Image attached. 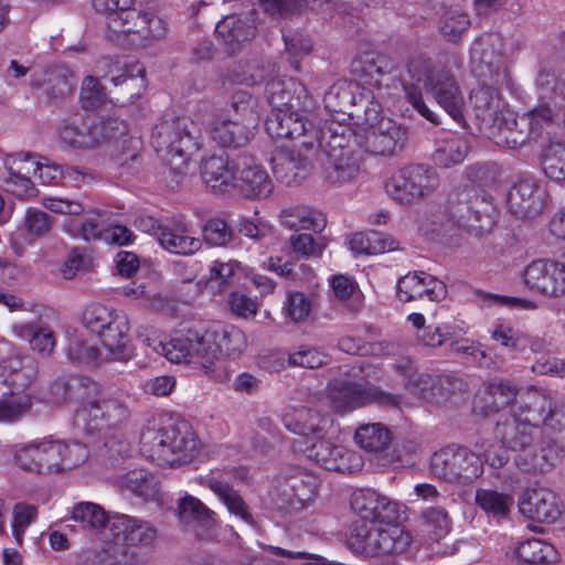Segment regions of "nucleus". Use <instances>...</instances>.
<instances>
[{"label":"nucleus","instance_id":"nucleus-50","mask_svg":"<svg viewBox=\"0 0 565 565\" xmlns=\"http://www.w3.org/2000/svg\"><path fill=\"white\" fill-rule=\"evenodd\" d=\"M470 102L478 118L483 121L497 120L501 99L495 88L483 85L473 89L470 94Z\"/></svg>","mask_w":565,"mask_h":565},{"label":"nucleus","instance_id":"nucleus-49","mask_svg":"<svg viewBox=\"0 0 565 565\" xmlns=\"http://www.w3.org/2000/svg\"><path fill=\"white\" fill-rule=\"evenodd\" d=\"M349 246L355 254H382L394 250L396 242L380 232L372 231L367 234L355 233L349 241Z\"/></svg>","mask_w":565,"mask_h":565},{"label":"nucleus","instance_id":"nucleus-64","mask_svg":"<svg viewBox=\"0 0 565 565\" xmlns=\"http://www.w3.org/2000/svg\"><path fill=\"white\" fill-rule=\"evenodd\" d=\"M106 100V94L99 81L94 76H86L82 83L79 102L85 110H96Z\"/></svg>","mask_w":565,"mask_h":565},{"label":"nucleus","instance_id":"nucleus-59","mask_svg":"<svg viewBox=\"0 0 565 565\" xmlns=\"http://www.w3.org/2000/svg\"><path fill=\"white\" fill-rule=\"evenodd\" d=\"M58 472L72 470L84 463L88 458L87 447L78 441L55 440Z\"/></svg>","mask_w":565,"mask_h":565},{"label":"nucleus","instance_id":"nucleus-47","mask_svg":"<svg viewBox=\"0 0 565 565\" xmlns=\"http://www.w3.org/2000/svg\"><path fill=\"white\" fill-rule=\"evenodd\" d=\"M221 115L255 128L259 125L257 100L247 90L234 93L230 108Z\"/></svg>","mask_w":565,"mask_h":565},{"label":"nucleus","instance_id":"nucleus-18","mask_svg":"<svg viewBox=\"0 0 565 565\" xmlns=\"http://www.w3.org/2000/svg\"><path fill=\"white\" fill-rule=\"evenodd\" d=\"M266 130L275 139L300 140V146L309 151L313 149L318 135L306 117L295 109V104L271 110L266 120Z\"/></svg>","mask_w":565,"mask_h":565},{"label":"nucleus","instance_id":"nucleus-2","mask_svg":"<svg viewBox=\"0 0 565 565\" xmlns=\"http://www.w3.org/2000/svg\"><path fill=\"white\" fill-rule=\"evenodd\" d=\"M401 81L407 102L430 122L438 124V118L424 103L423 90L456 121L463 118V96L455 74L446 64L423 53L413 54L405 62Z\"/></svg>","mask_w":565,"mask_h":565},{"label":"nucleus","instance_id":"nucleus-39","mask_svg":"<svg viewBox=\"0 0 565 565\" xmlns=\"http://www.w3.org/2000/svg\"><path fill=\"white\" fill-rule=\"evenodd\" d=\"M99 64L108 67L103 76L109 78L115 86L124 84L129 86L131 97L139 95V90L145 88V68L139 62L120 64L118 61L114 62L105 57Z\"/></svg>","mask_w":565,"mask_h":565},{"label":"nucleus","instance_id":"nucleus-52","mask_svg":"<svg viewBox=\"0 0 565 565\" xmlns=\"http://www.w3.org/2000/svg\"><path fill=\"white\" fill-rule=\"evenodd\" d=\"M121 484L145 500H157L159 497V486L156 476L145 469L127 472L121 479Z\"/></svg>","mask_w":565,"mask_h":565},{"label":"nucleus","instance_id":"nucleus-63","mask_svg":"<svg viewBox=\"0 0 565 565\" xmlns=\"http://www.w3.org/2000/svg\"><path fill=\"white\" fill-rule=\"evenodd\" d=\"M119 312L106 306L94 303L88 306L83 313V323L97 335L114 320Z\"/></svg>","mask_w":565,"mask_h":565},{"label":"nucleus","instance_id":"nucleus-7","mask_svg":"<svg viewBox=\"0 0 565 565\" xmlns=\"http://www.w3.org/2000/svg\"><path fill=\"white\" fill-rule=\"evenodd\" d=\"M318 146L326 157L322 166L323 178L328 183H350L362 172L363 157L355 139L351 142L343 132L324 127L320 130Z\"/></svg>","mask_w":565,"mask_h":565},{"label":"nucleus","instance_id":"nucleus-4","mask_svg":"<svg viewBox=\"0 0 565 565\" xmlns=\"http://www.w3.org/2000/svg\"><path fill=\"white\" fill-rule=\"evenodd\" d=\"M530 412L531 417L540 422L536 444L540 454L520 456L516 466L527 473L546 472L558 452L565 451V404L553 403L547 396L535 393Z\"/></svg>","mask_w":565,"mask_h":565},{"label":"nucleus","instance_id":"nucleus-61","mask_svg":"<svg viewBox=\"0 0 565 565\" xmlns=\"http://www.w3.org/2000/svg\"><path fill=\"white\" fill-rule=\"evenodd\" d=\"M66 353L68 359L77 364L96 366L103 361L99 349L78 335L70 339Z\"/></svg>","mask_w":565,"mask_h":565},{"label":"nucleus","instance_id":"nucleus-10","mask_svg":"<svg viewBox=\"0 0 565 565\" xmlns=\"http://www.w3.org/2000/svg\"><path fill=\"white\" fill-rule=\"evenodd\" d=\"M195 130V124L188 117L166 118L153 128L151 142L157 153L178 169L198 149Z\"/></svg>","mask_w":565,"mask_h":565},{"label":"nucleus","instance_id":"nucleus-56","mask_svg":"<svg viewBox=\"0 0 565 565\" xmlns=\"http://www.w3.org/2000/svg\"><path fill=\"white\" fill-rule=\"evenodd\" d=\"M239 263L236 260H214L210 267L207 287L213 292L218 294L225 292L227 289L232 288L235 284V275Z\"/></svg>","mask_w":565,"mask_h":565},{"label":"nucleus","instance_id":"nucleus-25","mask_svg":"<svg viewBox=\"0 0 565 565\" xmlns=\"http://www.w3.org/2000/svg\"><path fill=\"white\" fill-rule=\"evenodd\" d=\"M39 373L36 360L29 354L14 353L0 363V375L9 391L25 394Z\"/></svg>","mask_w":565,"mask_h":565},{"label":"nucleus","instance_id":"nucleus-37","mask_svg":"<svg viewBox=\"0 0 565 565\" xmlns=\"http://www.w3.org/2000/svg\"><path fill=\"white\" fill-rule=\"evenodd\" d=\"M255 26L247 18L231 14L222 19L215 26L216 36L223 41L228 52H235L242 44L255 36Z\"/></svg>","mask_w":565,"mask_h":565},{"label":"nucleus","instance_id":"nucleus-24","mask_svg":"<svg viewBox=\"0 0 565 565\" xmlns=\"http://www.w3.org/2000/svg\"><path fill=\"white\" fill-rule=\"evenodd\" d=\"M109 531L113 532L111 537L121 540L129 547L151 546L158 535L150 522L126 514L113 515Z\"/></svg>","mask_w":565,"mask_h":565},{"label":"nucleus","instance_id":"nucleus-13","mask_svg":"<svg viewBox=\"0 0 565 565\" xmlns=\"http://www.w3.org/2000/svg\"><path fill=\"white\" fill-rule=\"evenodd\" d=\"M533 394L516 401L511 408V416L499 422L495 427V437L502 445L513 451H521L515 460L525 454H540L537 437L540 436V422L531 417L530 405Z\"/></svg>","mask_w":565,"mask_h":565},{"label":"nucleus","instance_id":"nucleus-19","mask_svg":"<svg viewBox=\"0 0 565 565\" xmlns=\"http://www.w3.org/2000/svg\"><path fill=\"white\" fill-rule=\"evenodd\" d=\"M350 505L355 514L372 524L379 522L395 525L402 513L401 503L370 488L355 490Z\"/></svg>","mask_w":565,"mask_h":565},{"label":"nucleus","instance_id":"nucleus-5","mask_svg":"<svg viewBox=\"0 0 565 565\" xmlns=\"http://www.w3.org/2000/svg\"><path fill=\"white\" fill-rule=\"evenodd\" d=\"M125 122L118 119L103 120L89 116H76L63 120L57 129V137L64 148L89 150L120 136L124 145L129 142V148L116 156V161L119 166H126L129 160L138 159L139 140L125 135Z\"/></svg>","mask_w":565,"mask_h":565},{"label":"nucleus","instance_id":"nucleus-28","mask_svg":"<svg viewBox=\"0 0 565 565\" xmlns=\"http://www.w3.org/2000/svg\"><path fill=\"white\" fill-rule=\"evenodd\" d=\"M201 175L214 192H227L236 189V158L230 159L226 154L211 156L202 161Z\"/></svg>","mask_w":565,"mask_h":565},{"label":"nucleus","instance_id":"nucleus-11","mask_svg":"<svg viewBox=\"0 0 565 565\" xmlns=\"http://www.w3.org/2000/svg\"><path fill=\"white\" fill-rule=\"evenodd\" d=\"M373 96L365 108L363 135L354 139L365 152L374 156H394L402 151L406 142V131L394 120L381 117L382 104Z\"/></svg>","mask_w":565,"mask_h":565},{"label":"nucleus","instance_id":"nucleus-29","mask_svg":"<svg viewBox=\"0 0 565 565\" xmlns=\"http://www.w3.org/2000/svg\"><path fill=\"white\" fill-rule=\"evenodd\" d=\"M130 323L128 317L119 312L114 320L99 333L104 348L108 351L107 359L128 361L134 355L130 344Z\"/></svg>","mask_w":565,"mask_h":565},{"label":"nucleus","instance_id":"nucleus-33","mask_svg":"<svg viewBox=\"0 0 565 565\" xmlns=\"http://www.w3.org/2000/svg\"><path fill=\"white\" fill-rule=\"evenodd\" d=\"M71 519L82 530L98 540L111 537L113 532L109 531L111 516H108L106 511L97 503L85 501L76 503L72 509Z\"/></svg>","mask_w":565,"mask_h":565},{"label":"nucleus","instance_id":"nucleus-6","mask_svg":"<svg viewBox=\"0 0 565 565\" xmlns=\"http://www.w3.org/2000/svg\"><path fill=\"white\" fill-rule=\"evenodd\" d=\"M285 427L310 443L303 451L326 470L351 473L360 467V456L343 446L333 445L319 437L321 427L315 411L301 407L282 416Z\"/></svg>","mask_w":565,"mask_h":565},{"label":"nucleus","instance_id":"nucleus-17","mask_svg":"<svg viewBox=\"0 0 565 565\" xmlns=\"http://www.w3.org/2000/svg\"><path fill=\"white\" fill-rule=\"evenodd\" d=\"M524 286L547 299L565 296V263L540 258L527 264L521 273Z\"/></svg>","mask_w":565,"mask_h":565},{"label":"nucleus","instance_id":"nucleus-57","mask_svg":"<svg viewBox=\"0 0 565 565\" xmlns=\"http://www.w3.org/2000/svg\"><path fill=\"white\" fill-rule=\"evenodd\" d=\"M476 502L484 512L500 519L508 515L513 504V498L494 490L478 489Z\"/></svg>","mask_w":565,"mask_h":565},{"label":"nucleus","instance_id":"nucleus-21","mask_svg":"<svg viewBox=\"0 0 565 565\" xmlns=\"http://www.w3.org/2000/svg\"><path fill=\"white\" fill-rule=\"evenodd\" d=\"M236 190L247 199H266L274 189L267 171L247 153L236 157Z\"/></svg>","mask_w":565,"mask_h":565},{"label":"nucleus","instance_id":"nucleus-32","mask_svg":"<svg viewBox=\"0 0 565 565\" xmlns=\"http://www.w3.org/2000/svg\"><path fill=\"white\" fill-rule=\"evenodd\" d=\"M156 235L162 248L170 253L192 255L202 247L201 239L191 234L183 221L158 225Z\"/></svg>","mask_w":565,"mask_h":565},{"label":"nucleus","instance_id":"nucleus-38","mask_svg":"<svg viewBox=\"0 0 565 565\" xmlns=\"http://www.w3.org/2000/svg\"><path fill=\"white\" fill-rule=\"evenodd\" d=\"M396 67L393 58L381 52H364L354 62V71L360 72L364 83L381 90L382 77Z\"/></svg>","mask_w":565,"mask_h":565},{"label":"nucleus","instance_id":"nucleus-31","mask_svg":"<svg viewBox=\"0 0 565 565\" xmlns=\"http://www.w3.org/2000/svg\"><path fill=\"white\" fill-rule=\"evenodd\" d=\"M256 129L222 115H216L210 124L212 140L223 148L245 147L254 138Z\"/></svg>","mask_w":565,"mask_h":565},{"label":"nucleus","instance_id":"nucleus-16","mask_svg":"<svg viewBox=\"0 0 565 565\" xmlns=\"http://www.w3.org/2000/svg\"><path fill=\"white\" fill-rule=\"evenodd\" d=\"M439 186L437 171L426 164H409L401 169L385 184L388 196L402 205L417 204Z\"/></svg>","mask_w":565,"mask_h":565},{"label":"nucleus","instance_id":"nucleus-36","mask_svg":"<svg viewBox=\"0 0 565 565\" xmlns=\"http://www.w3.org/2000/svg\"><path fill=\"white\" fill-rule=\"evenodd\" d=\"M276 73L271 62L239 61L230 66L223 75V83L230 85L253 86L264 82Z\"/></svg>","mask_w":565,"mask_h":565},{"label":"nucleus","instance_id":"nucleus-42","mask_svg":"<svg viewBox=\"0 0 565 565\" xmlns=\"http://www.w3.org/2000/svg\"><path fill=\"white\" fill-rule=\"evenodd\" d=\"M281 225L290 231L311 230L320 232L326 226V217L319 211L309 206H294L281 211Z\"/></svg>","mask_w":565,"mask_h":565},{"label":"nucleus","instance_id":"nucleus-43","mask_svg":"<svg viewBox=\"0 0 565 565\" xmlns=\"http://www.w3.org/2000/svg\"><path fill=\"white\" fill-rule=\"evenodd\" d=\"M309 157L296 149L281 150L273 158V171L281 181L295 182L301 171L309 166Z\"/></svg>","mask_w":565,"mask_h":565},{"label":"nucleus","instance_id":"nucleus-9","mask_svg":"<svg viewBox=\"0 0 565 565\" xmlns=\"http://www.w3.org/2000/svg\"><path fill=\"white\" fill-rule=\"evenodd\" d=\"M95 390L87 395L84 406L76 412V420L84 423L87 431H106L122 427L130 418L126 399L106 391L95 382Z\"/></svg>","mask_w":565,"mask_h":565},{"label":"nucleus","instance_id":"nucleus-15","mask_svg":"<svg viewBox=\"0 0 565 565\" xmlns=\"http://www.w3.org/2000/svg\"><path fill=\"white\" fill-rule=\"evenodd\" d=\"M327 398L335 412H347L376 404L380 407L399 408L402 395L383 391L374 385L333 380L328 384Z\"/></svg>","mask_w":565,"mask_h":565},{"label":"nucleus","instance_id":"nucleus-12","mask_svg":"<svg viewBox=\"0 0 565 565\" xmlns=\"http://www.w3.org/2000/svg\"><path fill=\"white\" fill-rule=\"evenodd\" d=\"M412 535L398 524L386 527L365 522L354 523L348 537V546L355 554L366 557L403 553L412 543Z\"/></svg>","mask_w":565,"mask_h":565},{"label":"nucleus","instance_id":"nucleus-34","mask_svg":"<svg viewBox=\"0 0 565 565\" xmlns=\"http://www.w3.org/2000/svg\"><path fill=\"white\" fill-rule=\"evenodd\" d=\"M195 481L202 486L209 488L214 492L218 499L225 504L230 513L238 516L247 524H253L254 520L248 511V507L239 495V493L233 489L227 482L218 478L214 472L205 476H200Z\"/></svg>","mask_w":565,"mask_h":565},{"label":"nucleus","instance_id":"nucleus-27","mask_svg":"<svg viewBox=\"0 0 565 565\" xmlns=\"http://www.w3.org/2000/svg\"><path fill=\"white\" fill-rule=\"evenodd\" d=\"M33 159L30 152H20L14 156L12 166L0 171V183L4 189L21 199H31L38 195V189L31 181L29 162Z\"/></svg>","mask_w":565,"mask_h":565},{"label":"nucleus","instance_id":"nucleus-3","mask_svg":"<svg viewBox=\"0 0 565 565\" xmlns=\"http://www.w3.org/2000/svg\"><path fill=\"white\" fill-rule=\"evenodd\" d=\"M200 440L183 419L160 418L141 433L140 451L161 467L190 463L200 452Z\"/></svg>","mask_w":565,"mask_h":565},{"label":"nucleus","instance_id":"nucleus-62","mask_svg":"<svg viewBox=\"0 0 565 565\" xmlns=\"http://www.w3.org/2000/svg\"><path fill=\"white\" fill-rule=\"evenodd\" d=\"M469 25L468 14L459 11H447L440 20L439 30L447 41L456 43Z\"/></svg>","mask_w":565,"mask_h":565},{"label":"nucleus","instance_id":"nucleus-46","mask_svg":"<svg viewBox=\"0 0 565 565\" xmlns=\"http://www.w3.org/2000/svg\"><path fill=\"white\" fill-rule=\"evenodd\" d=\"M518 557L531 565H550L558 561V552L546 541L530 539L519 544L515 551Z\"/></svg>","mask_w":565,"mask_h":565},{"label":"nucleus","instance_id":"nucleus-44","mask_svg":"<svg viewBox=\"0 0 565 565\" xmlns=\"http://www.w3.org/2000/svg\"><path fill=\"white\" fill-rule=\"evenodd\" d=\"M179 516L182 522L209 531L216 526V513L207 508L200 499L185 495L179 502Z\"/></svg>","mask_w":565,"mask_h":565},{"label":"nucleus","instance_id":"nucleus-30","mask_svg":"<svg viewBox=\"0 0 565 565\" xmlns=\"http://www.w3.org/2000/svg\"><path fill=\"white\" fill-rule=\"evenodd\" d=\"M319 480L317 476L299 467H288L284 472L282 493L288 503L295 507H305L317 495Z\"/></svg>","mask_w":565,"mask_h":565},{"label":"nucleus","instance_id":"nucleus-45","mask_svg":"<svg viewBox=\"0 0 565 565\" xmlns=\"http://www.w3.org/2000/svg\"><path fill=\"white\" fill-rule=\"evenodd\" d=\"M414 394L430 404L440 405L450 396V381L446 376L419 374L413 385Z\"/></svg>","mask_w":565,"mask_h":565},{"label":"nucleus","instance_id":"nucleus-23","mask_svg":"<svg viewBox=\"0 0 565 565\" xmlns=\"http://www.w3.org/2000/svg\"><path fill=\"white\" fill-rule=\"evenodd\" d=\"M55 440H41L19 448L15 463L23 470L39 475L58 473Z\"/></svg>","mask_w":565,"mask_h":565},{"label":"nucleus","instance_id":"nucleus-22","mask_svg":"<svg viewBox=\"0 0 565 565\" xmlns=\"http://www.w3.org/2000/svg\"><path fill=\"white\" fill-rule=\"evenodd\" d=\"M522 514L542 523H553L562 514V501L551 489L544 487L527 489L519 502Z\"/></svg>","mask_w":565,"mask_h":565},{"label":"nucleus","instance_id":"nucleus-35","mask_svg":"<svg viewBox=\"0 0 565 565\" xmlns=\"http://www.w3.org/2000/svg\"><path fill=\"white\" fill-rule=\"evenodd\" d=\"M516 386L505 380H493L487 383L484 393L475 402V411L486 416L509 406L516 397Z\"/></svg>","mask_w":565,"mask_h":565},{"label":"nucleus","instance_id":"nucleus-26","mask_svg":"<svg viewBox=\"0 0 565 565\" xmlns=\"http://www.w3.org/2000/svg\"><path fill=\"white\" fill-rule=\"evenodd\" d=\"M396 295L403 302L423 298L438 301L445 298L446 286L443 281L425 271H414L398 280Z\"/></svg>","mask_w":565,"mask_h":565},{"label":"nucleus","instance_id":"nucleus-40","mask_svg":"<svg viewBox=\"0 0 565 565\" xmlns=\"http://www.w3.org/2000/svg\"><path fill=\"white\" fill-rule=\"evenodd\" d=\"M95 381L85 376L58 379L52 383L50 394L55 403L78 402L84 406L87 395L95 388Z\"/></svg>","mask_w":565,"mask_h":565},{"label":"nucleus","instance_id":"nucleus-48","mask_svg":"<svg viewBox=\"0 0 565 565\" xmlns=\"http://www.w3.org/2000/svg\"><path fill=\"white\" fill-rule=\"evenodd\" d=\"M355 443L370 452H382L388 448L392 434L381 423L361 425L354 435Z\"/></svg>","mask_w":565,"mask_h":565},{"label":"nucleus","instance_id":"nucleus-20","mask_svg":"<svg viewBox=\"0 0 565 565\" xmlns=\"http://www.w3.org/2000/svg\"><path fill=\"white\" fill-rule=\"evenodd\" d=\"M546 198V190L534 178H524L511 188L508 207L519 218H534L543 212Z\"/></svg>","mask_w":565,"mask_h":565},{"label":"nucleus","instance_id":"nucleus-51","mask_svg":"<svg viewBox=\"0 0 565 565\" xmlns=\"http://www.w3.org/2000/svg\"><path fill=\"white\" fill-rule=\"evenodd\" d=\"M104 546L96 553V561L98 565H135L136 553L116 537L100 540Z\"/></svg>","mask_w":565,"mask_h":565},{"label":"nucleus","instance_id":"nucleus-54","mask_svg":"<svg viewBox=\"0 0 565 565\" xmlns=\"http://www.w3.org/2000/svg\"><path fill=\"white\" fill-rule=\"evenodd\" d=\"M541 163L548 179L565 182V142H550L542 151Z\"/></svg>","mask_w":565,"mask_h":565},{"label":"nucleus","instance_id":"nucleus-60","mask_svg":"<svg viewBox=\"0 0 565 565\" xmlns=\"http://www.w3.org/2000/svg\"><path fill=\"white\" fill-rule=\"evenodd\" d=\"M353 93L347 81H338L329 87L323 97L324 107L329 113L348 114L353 106Z\"/></svg>","mask_w":565,"mask_h":565},{"label":"nucleus","instance_id":"nucleus-1","mask_svg":"<svg viewBox=\"0 0 565 565\" xmlns=\"http://www.w3.org/2000/svg\"><path fill=\"white\" fill-rule=\"evenodd\" d=\"M246 347V335L237 327L195 322L174 332L168 341H159L153 349L172 363L195 364L211 374L223 355L238 356Z\"/></svg>","mask_w":565,"mask_h":565},{"label":"nucleus","instance_id":"nucleus-14","mask_svg":"<svg viewBox=\"0 0 565 565\" xmlns=\"http://www.w3.org/2000/svg\"><path fill=\"white\" fill-rule=\"evenodd\" d=\"M429 471L445 482L467 486L483 473V461L467 447L448 446L431 456Z\"/></svg>","mask_w":565,"mask_h":565},{"label":"nucleus","instance_id":"nucleus-53","mask_svg":"<svg viewBox=\"0 0 565 565\" xmlns=\"http://www.w3.org/2000/svg\"><path fill=\"white\" fill-rule=\"evenodd\" d=\"M468 142L459 136H452L440 142L433 154V160L440 168H451L460 164L468 153Z\"/></svg>","mask_w":565,"mask_h":565},{"label":"nucleus","instance_id":"nucleus-41","mask_svg":"<svg viewBox=\"0 0 565 565\" xmlns=\"http://www.w3.org/2000/svg\"><path fill=\"white\" fill-rule=\"evenodd\" d=\"M531 122V117L524 116V114L516 116L508 111L499 124V142L511 149L521 147L534 135Z\"/></svg>","mask_w":565,"mask_h":565},{"label":"nucleus","instance_id":"nucleus-55","mask_svg":"<svg viewBox=\"0 0 565 565\" xmlns=\"http://www.w3.org/2000/svg\"><path fill=\"white\" fill-rule=\"evenodd\" d=\"M31 406L30 395L6 390V393L0 394V422H17L30 411Z\"/></svg>","mask_w":565,"mask_h":565},{"label":"nucleus","instance_id":"nucleus-8","mask_svg":"<svg viewBox=\"0 0 565 565\" xmlns=\"http://www.w3.org/2000/svg\"><path fill=\"white\" fill-rule=\"evenodd\" d=\"M106 36L122 45H146L167 35V22L149 10L128 9L105 18Z\"/></svg>","mask_w":565,"mask_h":565},{"label":"nucleus","instance_id":"nucleus-58","mask_svg":"<svg viewBox=\"0 0 565 565\" xmlns=\"http://www.w3.org/2000/svg\"><path fill=\"white\" fill-rule=\"evenodd\" d=\"M20 335L29 341L33 351L43 356H50L56 345L54 332L49 327L26 324L21 328Z\"/></svg>","mask_w":565,"mask_h":565}]
</instances>
